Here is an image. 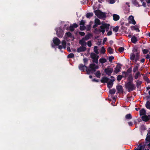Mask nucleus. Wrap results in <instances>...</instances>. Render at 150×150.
<instances>
[{"label": "nucleus", "instance_id": "f257e3e1", "mask_svg": "<svg viewBox=\"0 0 150 150\" xmlns=\"http://www.w3.org/2000/svg\"><path fill=\"white\" fill-rule=\"evenodd\" d=\"M79 67L80 70L83 71L84 70V67H85L86 71L88 74H90L91 73L92 74L95 72L96 70L99 68L98 65H96L94 63L91 64L89 66L88 68L85 65L80 64L79 65Z\"/></svg>", "mask_w": 150, "mask_h": 150}, {"label": "nucleus", "instance_id": "f03ea898", "mask_svg": "<svg viewBox=\"0 0 150 150\" xmlns=\"http://www.w3.org/2000/svg\"><path fill=\"white\" fill-rule=\"evenodd\" d=\"M126 88L127 89L128 92H130L135 90L136 88V86L133 83H131L130 82H128L125 84Z\"/></svg>", "mask_w": 150, "mask_h": 150}, {"label": "nucleus", "instance_id": "7ed1b4c3", "mask_svg": "<svg viewBox=\"0 0 150 150\" xmlns=\"http://www.w3.org/2000/svg\"><path fill=\"white\" fill-rule=\"evenodd\" d=\"M94 13L99 18L102 19L106 17L105 13L99 9L95 10Z\"/></svg>", "mask_w": 150, "mask_h": 150}, {"label": "nucleus", "instance_id": "20e7f679", "mask_svg": "<svg viewBox=\"0 0 150 150\" xmlns=\"http://www.w3.org/2000/svg\"><path fill=\"white\" fill-rule=\"evenodd\" d=\"M146 142H144L139 143V145L138 146L137 148H135L134 150H144L146 148Z\"/></svg>", "mask_w": 150, "mask_h": 150}, {"label": "nucleus", "instance_id": "39448f33", "mask_svg": "<svg viewBox=\"0 0 150 150\" xmlns=\"http://www.w3.org/2000/svg\"><path fill=\"white\" fill-rule=\"evenodd\" d=\"M113 69L112 68L110 67V66H108L104 69V72L108 76H110L112 72Z\"/></svg>", "mask_w": 150, "mask_h": 150}, {"label": "nucleus", "instance_id": "423d86ee", "mask_svg": "<svg viewBox=\"0 0 150 150\" xmlns=\"http://www.w3.org/2000/svg\"><path fill=\"white\" fill-rule=\"evenodd\" d=\"M91 57L93 59V63H95L96 64L98 63V60L95 57L96 56V54L93 53L92 52L90 54Z\"/></svg>", "mask_w": 150, "mask_h": 150}, {"label": "nucleus", "instance_id": "0eeeda50", "mask_svg": "<svg viewBox=\"0 0 150 150\" xmlns=\"http://www.w3.org/2000/svg\"><path fill=\"white\" fill-rule=\"evenodd\" d=\"M129 22V23H132L133 25L136 24V23L134 19V17L132 16H130L128 18Z\"/></svg>", "mask_w": 150, "mask_h": 150}, {"label": "nucleus", "instance_id": "6e6552de", "mask_svg": "<svg viewBox=\"0 0 150 150\" xmlns=\"http://www.w3.org/2000/svg\"><path fill=\"white\" fill-rule=\"evenodd\" d=\"M54 43L56 45H59L61 43V41L57 37H54L53 40Z\"/></svg>", "mask_w": 150, "mask_h": 150}, {"label": "nucleus", "instance_id": "1a4fd4ad", "mask_svg": "<svg viewBox=\"0 0 150 150\" xmlns=\"http://www.w3.org/2000/svg\"><path fill=\"white\" fill-rule=\"evenodd\" d=\"M141 118L143 121L147 122L150 120V115H145L142 116Z\"/></svg>", "mask_w": 150, "mask_h": 150}, {"label": "nucleus", "instance_id": "9d476101", "mask_svg": "<svg viewBox=\"0 0 150 150\" xmlns=\"http://www.w3.org/2000/svg\"><path fill=\"white\" fill-rule=\"evenodd\" d=\"M56 34L57 35L59 38H61L63 36L64 33L62 30H59L57 31Z\"/></svg>", "mask_w": 150, "mask_h": 150}, {"label": "nucleus", "instance_id": "9b49d317", "mask_svg": "<svg viewBox=\"0 0 150 150\" xmlns=\"http://www.w3.org/2000/svg\"><path fill=\"white\" fill-rule=\"evenodd\" d=\"M86 50V47L83 46H81L77 49V51L78 52H83Z\"/></svg>", "mask_w": 150, "mask_h": 150}, {"label": "nucleus", "instance_id": "f8f14e48", "mask_svg": "<svg viewBox=\"0 0 150 150\" xmlns=\"http://www.w3.org/2000/svg\"><path fill=\"white\" fill-rule=\"evenodd\" d=\"M116 89L118 93H122L123 92V88L122 86L121 85H119L116 86Z\"/></svg>", "mask_w": 150, "mask_h": 150}, {"label": "nucleus", "instance_id": "ddd939ff", "mask_svg": "<svg viewBox=\"0 0 150 150\" xmlns=\"http://www.w3.org/2000/svg\"><path fill=\"white\" fill-rule=\"evenodd\" d=\"M109 80V79L107 77L103 76L100 80V82L103 83H107Z\"/></svg>", "mask_w": 150, "mask_h": 150}, {"label": "nucleus", "instance_id": "4468645a", "mask_svg": "<svg viewBox=\"0 0 150 150\" xmlns=\"http://www.w3.org/2000/svg\"><path fill=\"white\" fill-rule=\"evenodd\" d=\"M108 28L105 25L103 26L102 25L100 26V29H99V31L100 32H102V33L103 34H104L105 32V28Z\"/></svg>", "mask_w": 150, "mask_h": 150}, {"label": "nucleus", "instance_id": "2eb2a0df", "mask_svg": "<svg viewBox=\"0 0 150 150\" xmlns=\"http://www.w3.org/2000/svg\"><path fill=\"white\" fill-rule=\"evenodd\" d=\"M114 81V80H110V81L107 83V86L108 88H110L112 87L113 85V81Z\"/></svg>", "mask_w": 150, "mask_h": 150}, {"label": "nucleus", "instance_id": "dca6fc26", "mask_svg": "<svg viewBox=\"0 0 150 150\" xmlns=\"http://www.w3.org/2000/svg\"><path fill=\"white\" fill-rule=\"evenodd\" d=\"M121 68V67L119 66H116L114 70V72L116 74H117L118 72L120 71V69Z\"/></svg>", "mask_w": 150, "mask_h": 150}, {"label": "nucleus", "instance_id": "f3484780", "mask_svg": "<svg viewBox=\"0 0 150 150\" xmlns=\"http://www.w3.org/2000/svg\"><path fill=\"white\" fill-rule=\"evenodd\" d=\"M85 40L82 39L80 40H79V43L82 46H86V42H85Z\"/></svg>", "mask_w": 150, "mask_h": 150}, {"label": "nucleus", "instance_id": "a211bd4d", "mask_svg": "<svg viewBox=\"0 0 150 150\" xmlns=\"http://www.w3.org/2000/svg\"><path fill=\"white\" fill-rule=\"evenodd\" d=\"M92 36L91 34L90 33H88L86 35L85 37L82 38V39L85 40H86L89 39L90 37Z\"/></svg>", "mask_w": 150, "mask_h": 150}, {"label": "nucleus", "instance_id": "6ab92c4d", "mask_svg": "<svg viewBox=\"0 0 150 150\" xmlns=\"http://www.w3.org/2000/svg\"><path fill=\"white\" fill-rule=\"evenodd\" d=\"M141 76V72L139 71H137L135 74L134 77L135 79H137L138 78L140 77Z\"/></svg>", "mask_w": 150, "mask_h": 150}, {"label": "nucleus", "instance_id": "aec40b11", "mask_svg": "<svg viewBox=\"0 0 150 150\" xmlns=\"http://www.w3.org/2000/svg\"><path fill=\"white\" fill-rule=\"evenodd\" d=\"M113 20L115 21H117L120 19V16L116 14H114L113 16Z\"/></svg>", "mask_w": 150, "mask_h": 150}, {"label": "nucleus", "instance_id": "412c9836", "mask_svg": "<svg viewBox=\"0 0 150 150\" xmlns=\"http://www.w3.org/2000/svg\"><path fill=\"white\" fill-rule=\"evenodd\" d=\"M131 41L133 43H135L137 41V38L135 36H133L131 38Z\"/></svg>", "mask_w": 150, "mask_h": 150}, {"label": "nucleus", "instance_id": "4be33fe9", "mask_svg": "<svg viewBox=\"0 0 150 150\" xmlns=\"http://www.w3.org/2000/svg\"><path fill=\"white\" fill-rule=\"evenodd\" d=\"M127 80L129 81L128 82L133 83V78L132 74H131L129 75L127 78Z\"/></svg>", "mask_w": 150, "mask_h": 150}, {"label": "nucleus", "instance_id": "5701e85b", "mask_svg": "<svg viewBox=\"0 0 150 150\" xmlns=\"http://www.w3.org/2000/svg\"><path fill=\"white\" fill-rule=\"evenodd\" d=\"M137 27V25H135V26H131V28L132 30H135L138 32H139V30Z\"/></svg>", "mask_w": 150, "mask_h": 150}, {"label": "nucleus", "instance_id": "b1692460", "mask_svg": "<svg viewBox=\"0 0 150 150\" xmlns=\"http://www.w3.org/2000/svg\"><path fill=\"white\" fill-rule=\"evenodd\" d=\"M139 53L137 52L136 54V57L134 59V63L136 64L137 61L139 59Z\"/></svg>", "mask_w": 150, "mask_h": 150}, {"label": "nucleus", "instance_id": "393cba45", "mask_svg": "<svg viewBox=\"0 0 150 150\" xmlns=\"http://www.w3.org/2000/svg\"><path fill=\"white\" fill-rule=\"evenodd\" d=\"M139 113L140 115H145L146 114V111L144 109L142 108L140 111Z\"/></svg>", "mask_w": 150, "mask_h": 150}, {"label": "nucleus", "instance_id": "a878e982", "mask_svg": "<svg viewBox=\"0 0 150 150\" xmlns=\"http://www.w3.org/2000/svg\"><path fill=\"white\" fill-rule=\"evenodd\" d=\"M93 13H87L86 15V17L87 18H90L91 17L93 16Z\"/></svg>", "mask_w": 150, "mask_h": 150}, {"label": "nucleus", "instance_id": "bb28decb", "mask_svg": "<svg viewBox=\"0 0 150 150\" xmlns=\"http://www.w3.org/2000/svg\"><path fill=\"white\" fill-rule=\"evenodd\" d=\"M102 25L103 26H104L106 25L107 27L108 28H105V30L106 31H108L109 30L110 25L108 23H102Z\"/></svg>", "mask_w": 150, "mask_h": 150}, {"label": "nucleus", "instance_id": "cd10ccee", "mask_svg": "<svg viewBox=\"0 0 150 150\" xmlns=\"http://www.w3.org/2000/svg\"><path fill=\"white\" fill-rule=\"evenodd\" d=\"M94 74H95L96 76L98 78H100L101 75V74L99 71H97Z\"/></svg>", "mask_w": 150, "mask_h": 150}, {"label": "nucleus", "instance_id": "c85d7f7f", "mask_svg": "<svg viewBox=\"0 0 150 150\" xmlns=\"http://www.w3.org/2000/svg\"><path fill=\"white\" fill-rule=\"evenodd\" d=\"M65 35L68 37L71 38L73 37L72 34L69 32H66L65 33Z\"/></svg>", "mask_w": 150, "mask_h": 150}, {"label": "nucleus", "instance_id": "c756f323", "mask_svg": "<svg viewBox=\"0 0 150 150\" xmlns=\"http://www.w3.org/2000/svg\"><path fill=\"white\" fill-rule=\"evenodd\" d=\"M130 59L131 60L133 61L135 58V55L134 53H132L130 55Z\"/></svg>", "mask_w": 150, "mask_h": 150}, {"label": "nucleus", "instance_id": "7c9ffc66", "mask_svg": "<svg viewBox=\"0 0 150 150\" xmlns=\"http://www.w3.org/2000/svg\"><path fill=\"white\" fill-rule=\"evenodd\" d=\"M132 118V115L131 114H128L126 115L125 116V118L126 119L130 120Z\"/></svg>", "mask_w": 150, "mask_h": 150}, {"label": "nucleus", "instance_id": "2f4dec72", "mask_svg": "<svg viewBox=\"0 0 150 150\" xmlns=\"http://www.w3.org/2000/svg\"><path fill=\"white\" fill-rule=\"evenodd\" d=\"M145 106L147 109H150V102L149 101L146 102Z\"/></svg>", "mask_w": 150, "mask_h": 150}, {"label": "nucleus", "instance_id": "473e14b6", "mask_svg": "<svg viewBox=\"0 0 150 150\" xmlns=\"http://www.w3.org/2000/svg\"><path fill=\"white\" fill-rule=\"evenodd\" d=\"M106 59L104 58H101L99 60V61L100 63L103 64L105 63L106 62Z\"/></svg>", "mask_w": 150, "mask_h": 150}, {"label": "nucleus", "instance_id": "72a5a7b5", "mask_svg": "<svg viewBox=\"0 0 150 150\" xmlns=\"http://www.w3.org/2000/svg\"><path fill=\"white\" fill-rule=\"evenodd\" d=\"M142 82L141 81L137 80L136 82V86L137 88H139V86H140Z\"/></svg>", "mask_w": 150, "mask_h": 150}, {"label": "nucleus", "instance_id": "f704fd0d", "mask_svg": "<svg viewBox=\"0 0 150 150\" xmlns=\"http://www.w3.org/2000/svg\"><path fill=\"white\" fill-rule=\"evenodd\" d=\"M146 142V147L144 150H149L150 149V142L149 143H148L147 142Z\"/></svg>", "mask_w": 150, "mask_h": 150}, {"label": "nucleus", "instance_id": "c9c22d12", "mask_svg": "<svg viewBox=\"0 0 150 150\" xmlns=\"http://www.w3.org/2000/svg\"><path fill=\"white\" fill-rule=\"evenodd\" d=\"M116 91L115 89V88H113L111 89H110L109 90V93L111 94H114Z\"/></svg>", "mask_w": 150, "mask_h": 150}, {"label": "nucleus", "instance_id": "e433bc0d", "mask_svg": "<svg viewBox=\"0 0 150 150\" xmlns=\"http://www.w3.org/2000/svg\"><path fill=\"white\" fill-rule=\"evenodd\" d=\"M113 49L111 48L110 47H108L107 49V51L108 53L110 54H112L113 53Z\"/></svg>", "mask_w": 150, "mask_h": 150}, {"label": "nucleus", "instance_id": "4c0bfd02", "mask_svg": "<svg viewBox=\"0 0 150 150\" xmlns=\"http://www.w3.org/2000/svg\"><path fill=\"white\" fill-rule=\"evenodd\" d=\"M138 69V66H135L133 69V71L134 73H135L137 71Z\"/></svg>", "mask_w": 150, "mask_h": 150}, {"label": "nucleus", "instance_id": "58836bf2", "mask_svg": "<svg viewBox=\"0 0 150 150\" xmlns=\"http://www.w3.org/2000/svg\"><path fill=\"white\" fill-rule=\"evenodd\" d=\"M132 3L135 6H141L139 5L138 2L136 0H132Z\"/></svg>", "mask_w": 150, "mask_h": 150}, {"label": "nucleus", "instance_id": "ea45409f", "mask_svg": "<svg viewBox=\"0 0 150 150\" xmlns=\"http://www.w3.org/2000/svg\"><path fill=\"white\" fill-rule=\"evenodd\" d=\"M95 24H97L98 25H100L101 24L100 20L98 18H96L95 19Z\"/></svg>", "mask_w": 150, "mask_h": 150}, {"label": "nucleus", "instance_id": "a19ab883", "mask_svg": "<svg viewBox=\"0 0 150 150\" xmlns=\"http://www.w3.org/2000/svg\"><path fill=\"white\" fill-rule=\"evenodd\" d=\"M98 48V46H95L94 47V52L96 54H98L99 53V52L98 51V49H97Z\"/></svg>", "mask_w": 150, "mask_h": 150}, {"label": "nucleus", "instance_id": "79ce46f5", "mask_svg": "<svg viewBox=\"0 0 150 150\" xmlns=\"http://www.w3.org/2000/svg\"><path fill=\"white\" fill-rule=\"evenodd\" d=\"M124 77V76L122 75H118L117 77V80L118 81H120Z\"/></svg>", "mask_w": 150, "mask_h": 150}, {"label": "nucleus", "instance_id": "37998d69", "mask_svg": "<svg viewBox=\"0 0 150 150\" xmlns=\"http://www.w3.org/2000/svg\"><path fill=\"white\" fill-rule=\"evenodd\" d=\"M119 28V27L118 26H116V27H115V28H113V31H114L115 33H117Z\"/></svg>", "mask_w": 150, "mask_h": 150}, {"label": "nucleus", "instance_id": "c03bdc74", "mask_svg": "<svg viewBox=\"0 0 150 150\" xmlns=\"http://www.w3.org/2000/svg\"><path fill=\"white\" fill-rule=\"evenodd\" d=\"M106 50L104 47H102L100 51V52L102 54H104Z\"/></svg>", "mask_w": 150, "mask_h": 150}, {"label": "nucleus", "instance_id": "a18cd8bd", "mask_svg": "<svg viewBox=\"0 0 150 150\" xmlns=\"http://www.w3.org/2000/svg\"><path fill=\"white\" fill-rule=\"evenodd\" d=\"M62 45L63 46L64 48L65 49L66 47V42L65 40H63L62 42Z\"/></svg>", "mask_w": 150, "mask_h": 150}, {"label": "nucleus", "instance_id": "49530a36", "mask_svg": "<svg viewBox=\"0 0 150 150\" xmlns=\"http://www.w3.org/2000/svg\"><path fill=\"white\" fill-rule=\"evenodd\" d=\"M74 56V55L73 53H71L69 54L67 56V57L68 58H72Z\"/></svg>", "mask_w": 150, "mask_h": 150}, {"label": "nucleus", "instance_id": "de8ad7c7", "mask_svg": "<svg viewBox=\"0 0 150 150\" xmlns=\"http://www.w3.org/2000/svg\"><path fill=\"white\" fill-rule=\"evenodd\" d=\"M122 73L123 74H124V76L123 77H124L125 78H126L128 75V74L127 71H123Z\"/></svg>", "mask_w": 150, "mask_h": 150}, {"label": "nucleus", "instance_id": "09e8293b", "mask_svg": "<svg viewBox=\"0 0 150 150\" xmlns=\"http://www.w3.org/2000/svg\"><path fill=\"white\" fill-rule=\"evenodd\" d=\"M146 142H150V135H148V134L147 135L146 137Z\"/></svg>", "mask_w": 150, "mask_h": 150}, {"label": "nucleus", "instance_id": "8fccbe9b", "mask_svg": "<svg viewBox=\"0 0 150 150\" xmlns=\"http://www.w3.org/2000/svg\"><path fill=\"white\" fill-rule=\"evenodd\" d=\"M149 52L148 50L147 49H144L142 50V52L144 54H146Z\"/></svg>", "mask_w": 150, "mask_h": 150}, {"label": "nucleus", "instance_id": "3c124183", "mask_svg": "<svg viewBox=\"0 0 150 150\" xmlns=\"http://www.w3.org/2000/svg\"><path fill=\"white\" fill-rule=\"evenodd\" d=\"M124 50V48L122 47H119L118 51L120 52H122Z\"/></svg>", "mask_w": 150, "mask_h": 150}, {"label": "nucleus", "instance_id": "603ef678", "mask_svg": "<svg viewBox=\"0 0 150 150\" xmlns=\"http://www.w3.org/2000/svg\"><path fill=\"white\" fill-rule=\"evenodd\" d=\"M86 29V27L84 25H81L80 27V29L81 30H84Z\"/></svg>", "mask_w": 150, "mask_h": 150}, {"label": "nucleus", "instance_id": "864d4df0", "mask_svg": "<svg viewBox=\"0 0 150 150\" xmlns=\"http://www.w3.org/2000/svg\"><path fill=\"white\" fill-rule=\"evenodd\" d=\"M132 67H131L129 68L127 71V72L128 73H131L132 71Z\"/></svg>", "mask_w": 150, "mask_h": 150}, {"label": "nucleus", "instance_id": "5fc2aeb1", "mask_svg": "<svg viewBox=\"0 0 150 150\" xmlns=\"http://www.w3.org/2000/svg\"><path fill=\"white\" fill-rule=\"evenodd\" d=\"M85 25V22L83 20H81L80 21V23L79 24V25Z\"/></svg>", "mask_w": 150, "mask_h": 150}, {"label": "nucleus", "instance_id": "6e6d98bb", "mask_svg": "<svg viewBox=\"0 0 150 150\" xmlns=\"http://www.w3.org/2000/svg\"><path fill=\"white\" fill-rule=\"evenodd\" d=\"M114 59V57L113 56H110L109 57V61L110 62H112V60Z\"/></svg>", "mask_w": 150, "mask_h": 150}, {"label": "nucleus", "instance_id": "4d7b16f0", "mask_svg": "<svg viewBox=\"0 0 150 150\" xmlns=\"http://www.w3.org/2000/svg\"><path fill=\"white\" fill-rule=\"evenodd\" d=\"M87 45L89 47H90L92 46V43L91 42V41H88L87 42Z\"/></svg>", "mask_w": 150, "mask_h": 150}, {"label": "nucleus", "instance_id": "13d9d810", "mask_svg": "<svg viewBox=\"0 0 150 150\" xmlns=\"http://www.w3.org/2000/svg\"><path fill=\"white\" fill-rule=\"evenodd\" d=\"M69 30L71 31H73L74 29L72 25H70L69 27Z\"/></svg>", "mask_w": 150, "mask_h": 150}, {"label": "nucleus", "instance_id": "bf43d9fd", "mask_svg": "<svg viewBox=\"0 0 150 150\" xmlns=\"http://www.w3.org/2000/svg\"><path fill=\"white\" fill-rule=\"evenodd\" d=\"M79 33L81 36H84L85 35V33L83 32H79Z\"/></svg>", "mask_w": 150, "mask_h": 150}, {"label": "nucleus", "instance_id": "052dcab7", "mask_svg": "<svg viewBox=\"0 0 150 150\" xmlns=\"http://www.w3.org/2000/svg\"><path fill=\"white\" fill-rule=\"evenodd\" d=\"M141 129L142 130H145L146 129V128L144 125H142L141 126Z\"/></svg>", "mask_w": 150, "mask_h": 150}, {"label": "nucleus", "instance_id": "680f3d73", "mask_svg": "<svg viewBox=\"0 0 150 150\" xmlns=\"http://www.w3.org/2000/svg\"><path fill=\"white\" fill-rule=\"evenodd\" d=\"M107 40V38H104L102 44L103 45H104L105 44V42Z\"/></svg>", "mask_w": 150, "mask_h": 150}, {"label": "nucleus", "instance_id": "e2e57ef3", "mask_svg": "<svg viewBox=\"0 0 150 150\" xmlns=\"http://www.w3.org/2000/svg\"><path fill=\"white\" fill-rule=\"evenodd\" d=\"M83 61L84 63L86 64V63H87L88 61V59L87 58H84L83 59Z\"/></svg>", "mask_w": 150, "mask_h": 150}, {"label": "nucleus", "instance_id": "0e129e2a", "mask_svg": "<svg viewBox=\"0 0 150 150\" xmlns=\"http://www.w3.org/2000/svg\"><path fill=\"white\" fill-rule=\"evenodd\" d=\"M112 33L111 31H109L107 33V35L108 36H110L112 35Z\"/></svg>", "mask_w": 150, "mask_h": 150}, {"label": "nucleus", "instance_id": "69168bd1", "mask_svg": "<svg viewBox=\"0 0 150 150\" xmlns=\"http://www.w3.org/2000/svg\"><path fill=\"white\" fill-rule=\"evenodd\" d=\"M73 27L74 28H77L78 26V25L76 23H74L73 24V25H72Z\"/></svg>", "mask_w": 150, "mask_h": 150}, {"label": "nucleus", "instance_id": "338daca9", "mask_svg": "<svg viewBox=\"0 0 150 150\" xmlns=\"http://www.w3.org/2000/svg\"><path fill=\"white\" fill-rule=\"evenodd\" d=\"M137 51H138L137 49V48H134L132 50V51L134 52H137Z\"/></svg>", "mask_w": 150, "mask_h": 150}, {"label": "nucleus", "instance_id": "774afa93", "mask_svg": "<svg viewBox=\"0 0 150 150\" xmlns=\"http://www.w3.org/2000/svg\"><path fill=\"white\" fill-rule=\"evenodd\" d=\"M109 2L110 4H113L115 3V0H109Z\"/></svg>", "mask_w": 150, "mask_h": 150}]
</instances>
